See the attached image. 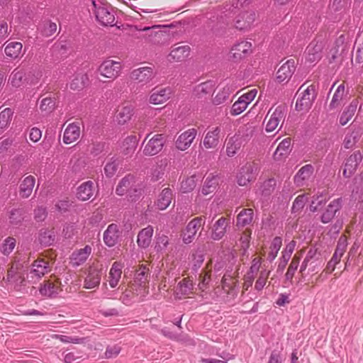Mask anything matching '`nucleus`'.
I'll list each match as a JSON object with an SVG mask.
<instances>
[{"mask_svg":"<svg viewBox=\"0 0 363 363\" xmlns=\"http://www.w3.org/2000/svg\"><path fill=\"white\" fill-rule=\"evenodd\" d=\"M305 258L310 261V264H314L313 268L321 265L323 263L322 260H320V252H318V250L313 247H311L308 251Z\"/></svg>","mask_w":363,"mask_h":363,"instance_id":"obj_49","label":"nucleus"},{"mask_svg":"<svg viewBox=\"0 0 363 363\" xmlns=\"http://www.w3.org/2000/svg\"><path fill=\"white\" fill-rule=\"evenodd\" d=\"M35 179L33 176L29 175L23 179L19 186V195L21 198H28L35 186Z\"/></svg>","mask_w":363,"mask_h":363,"instance_id":"obj_24","label":"nucleus"},{"mask_svg":"<svg viewBox=\"0 0 363 363\" xmlns=\"http://www.w3.org/2000/svg\"><path fill=\"white\" fill-rule=\"evenodd\" d=\"M361 133L359 130H354L347 133L344 139V147L346 149L352 148L359 140Z\"/></svg>","mask_w":363,"mask_h":363,"instance_id":"obj_47","label":"nucleus"},{"mask_svg":"<svg viewBox=\"0 0 363 363\" xmlns=\"http://www.w3.org/2000/svg\"><path fill=\"white\" fill-rule=\"evenodd\" d=\"M169 244L167 235H159L156 240L155 249L157 252L164 250Z\"/></svg>","mask_w":363,"mask_h":363,"instance_id":"obj_63","label":"nucleus"},{"mask_svg":"<svg viewBox=\"0 0 363 363\" xmlns=\"http://www.w3.org/2000/svg\"><path fill=\"white\" fill-rule=\"evenodd\" d=\"M255 179L254 167L250 165L242 167L237 175V182L240 186H245Z\"/></svg>","mask_w":363,"mask_h":363,"instance_id":"obj_21","label":"nucleus"},{"mask_svg":"<svg viewBox=\"0 0 363 363\" xmlns=\"http://www.w3.org/2000/svg\"><path fill=\"white\" fill-rule=\"evenodd\" d=\"M172 199V191L169 188L164 189L156 201L157 208L161 211L165 210L170 205Z\"/></svg>","mask_w":363,"mask_h":363,"instance_id":"obj_29","label":"nucleus"},{"mask_svg":"<svg viewBox=\"0 0 363 363\" xmlns=\"http://www.w3.org/2000/svg\"><path fill=\"white\" fill-rule=\"evenodd\" d=\"M253 218V211L251 208L242 209L237 216V226L244 227L249 225Z\"/></svg>","mask_w":363,"mask_h":363,"instance_id":"obj_39","label":"nucleus"},{"mask_svg":"<svg viewBox=\"0 0 363 363\" xmlns=\"http://www.w3.org/2000/svg\"><path fill=\"white\" fill-rule=\"evenodd\" d=\"M121 64L111 60L104 61L99 67L98 71L100 74L109 79H115L118 76L121 71Z\"/></svg>","mask_w":363,"mask_h":363,"instance_id":"obj_5","label":"nucleus"},{"mask_svg":"<svg viewBox=\"0 0 363 363\" xmlns=\"http://www.w3.org/2000/svg\"><path fill=\"white\" fill-rule=\"evenodd\" d=\"M255 20L254 12L240 13L235 18V26L237 29L245 30L249 29Z\"/></svg>","mask_w":363,"mask_h":363,"instance_id":"obj_16","label":"nucleus"},{"mask_svg":"<svg viewBox=\"0 0 363 363\" xmlns=\"http://www.w3.org/2000/svg\"><path fill=\"white\" fill-rule=\"evenodd\" d=\"M22 48L20 42H11L6 46L4 52L8 57L16 59L20 55Z\"/></svg>","mask_w":363,"mask_h":363,"instance_id":"obj_42","label":"nucleus"},{"mask_svg":"<svg viewBox=\"0 0 363 363\" xmlns=\"http://www.w3.org/2000/svg\"><path fill=\"white\" fill-rule=\"evenodd\" d=\"M225 220L224 217L220 218L213 225L211 238L214 240H220L225 233Z\"/></svg>","mask_w":363,"mask_h":363,"instance_id":"obj_36","label":"nucleus"},{"mask_svg":"<svg viewBox=\"0 0 363 363\" xmlns=\"http://www.w3.org/2000/svg\"><path fill=\"white\" fill-rule=\"evenodd\" d=\"M57 30V25L55 23L50 21L44 23L43 28L41 30V34L44 37H50Z\"/></svg>","mask_w":363,"mask_h":363,"instance_id":"obj_60","label":"nucleus"},{"mask_svg":"<svg viewBox=\"0 0 363 363\" xmlns=\"http://www.w3.org/2000/svg\"><path fill=\"white\" fill-rule=\"evenodd\" d=\"M323 49L322 42L312 41L306 48V60L311 63L318 62L322 57Z\"/></svg>","mask_w":363,"mask_h":363,"instance_id":"obj_14","label":"nucleus"},{"mask_svg":"<svg viewBox=\"0 0 363 363\" xmlns=\"http://www.w3.org/2000/svg\"><path fill=\"white\" fill-rule=\"evenodd\" d=\"M164 138L162 134L155 135L145 145L143 154L147 156H153L158 154L163 148Z\"/></svg>","mask_w":363,"mask_h":363,"instance_id":"obj_6","label":"nucleus"},{"mask_svg":"<svg viewBox=\"0 0 363 363\" xmlns=\"http://www.w3.org/2000/svg\"><path fill=\"white\" fill-rule=\"evenodd\" d=\"M94 8V14L98 22L104 26H116L115 23V12L111 6L99 3L96 4L92 0Z\"/></svg>","mask_w":363,"mask_h":363,"instance_id":"obj_1","label":"nucleus"},{"mask_svg":"<svg viewBox=\"0 0 363 363\" xmlns=\"http://www.w3.org/2000/svg\"><path fill=\"white\" fill-rule=\"evenodd\" d=\"M119 231L116 224H110L104 233V243L109 247L116 245L118 240Z\"/></svg>","mask_w":363,"mask_h":363,"instance_id":"obj_19","label":"nucleus"},{"mask_svg":"<svg viewBox=\"0 0 363 363\" xmlns=\"http://www.w3.org/2000/svg\"><path fill=\"white\" fill-rule=\"evenodd\" d=\"M346 6V0H331L329 9L332 12H340L341 14L345 10Z\"/></svg>","mask_w":363,"mask_h":363,"instance_id":"obj_58","label":"nucleus"},{"mask_svg":"<svg viewBox=\"0 0 363 363\" xmlns=\"http://www.w3.org/2000/svg\"><path fill=\"white\" fill-rule=\"evenodd\" d=\"M296 71L295 61L292 59L284 63L277 72L276 79L279 83H287Z\"/></svg>","mask_w":363,"mask_h":363,"instance_id":"obj_8","label":"nucleus"},{"mask_svg":"<svg viewBox=\"0 0 363 363\" xmlns=\"http://www.w3.org/2000/svg\"><path fill=\"white\" fill-rule=\"evenodd\" d=\"M205 220L201 218L197 217L191 220L186 227L184 232L183 233V241L186 244H189L192 242L194 236L198 230V228L203 225Z\"/></svg>","mask_w":363,"mask_h":363,"instance_id":"obj_11","label":"nucleus"},{"mask_svg":"<svg viewBox=\"0 0 363 363\" xmlns=\"http://www.w3.org/2000/svg\"><path fill=\"white\" fill-rule=\"evenodd\" d=\"M220 130V128L217 126L206 133L203 139V145L206 148H214L218 145Z\"/></svg>","mask_w":363,"mask_h":363,"instance_id":"obj_22","label":"nucleus"},{"mask_svg":"<svg viewBox=\"0 0 363 363\" xmlns=\"http://www.w3.org/2000/svg\"><path fill=\"white\" fill-rule=\"evenodd\" d=\"M154 76L153 69L150 67H140L133 70L130 73L131 79L141 85L150 82Z\"/></svg>","mask_w":363,"mask_h":363,"instance_id":"obj_7","label":"nucleus"},{"mask_svg":"<svg viewBox=\"0 0 363 363\" xmlns=\"http://www.w3.org/2000/svg\"><path fill=\"white\" fill-rule=\"evenodd\" d=\"M214 87L213 82L206 81L197 85L194 89L195 94L201 98L204 95L211 94Z\"/></svg>","mask_w":363,"mask_h":363,"instance_id":"obj_43","label":"nucleus"},{"mask_svg":"<svg viewBox=\"0 0 363 363\" xmlns=\"http://www.w3.org/2000/svg\"><path fill=\"white\" fill-rule=\"evenodd\" d=\"M282 245V239L281 237H275L271 244V252L269 253L268 259L272 261L277 256L278 252Z\"/></svg>","mask_w":363,"mask_h":363,"instance_id":"obj_52","label":"nucleus"},{"mask_svg":"<svg viewBox=\"0 0 363 363\" xmlns=\"http://www.w3.org/2000/svg\"><path fill=\"white\" fill-rule=\"evenodd\" d=\"M55 108V100L51 97H46L42 99L40 108L42 111L46 113H51Z\"/></svg>","mask_w":363,"mask_h":363,"instance_id":"obj_54","label":"nucleus"},{"mask_svg":"<svg viewBox=\"0 0 363 363\" xmlns=\"http://www.w3.org/2000/svg\"><path fill=\"white\" fill-rule=\"evenodd\" d=\"M314 173V167L308 164L303 166L295 174L294 181L297 186H303L311 180Z\"/></svg>","mask_w":363,"mask_h":363,"instance_id":"obj_10","label":"nucleus"},{"mask_svg":"<svg viewBox=\"0 0 363 363\" xmlns=\"http://www.w3.org/2000/svg\"><path fill=\"white\" fill-rule=\"evenodd\" d=\"M138 138L135 135L128 136L123 142L122 152L124 155H132L138 146Z\"/></svg>","mask_w":363,"mask_h":363,"instance_id":"obj_34","label":"nucleus"},{"mask_svg":"<svg viewBox=\"0 0 363 363\" xmlns=\"http://www.w3.org/2000/svg\"><path fill=\"white\" fill-rule=\"evenodd\" d=\"M198 179L195 174L187 177L185 180H183L181 184V189L183 192H190L196 186Z\"/></svg>","mask_w":363,"mask_h":363,"instance_id":"obj_51","label":"nucleus"},{"mask_svg":"<svg viewBox=\"0 0 363 363\" xmlns=\"http://www.w3.org/2000/svg\"><path fill=\"white\" fill-rule=\"evenodd\" d=\"M363 160V153L360 150H356L346 158L343 164V176L345 178L351 177L357 171L359 165Z\"/></svg>","mask_w":363,"mask_h":363,"instance_id":"obj_3","label":"nucleus"},{"mask_svg":"<svg viewBox=\"0 0 363 363\" xmlns=\"http://www.w3.org/2000/svg\"><path fill=\"white\" fill-rule=\"evenodd\" d=\"M357 107V102L355 100H353L347 106L344 108L339 119V122L342 125H346L350 121V120L354 115Z\"/></svg>","mask_w":363,"mask_h":363,"instance_id":"obj_35","label":"nucleus"},{"mask_svg":"<svg viewBox=\"0 0 363 363\" xmlns=\"http://www.w3.org/2000/svg\"><path fill=\"white\" fill-rule=\"evenodd\" d=\"M133 115V108L131 106H126L118 111L116 119L119 124L123 125L130 120Z\"/></svg>","mask_w":363,"mask_h":363,"instance_id":"obj_44","label":"nucleus"},{"mask_svg":"<svg viewBox=\"0 0 363 363\" xmlns=\"http://www.w3.org/2000/svg\"><path fill=\"white\" fill-rule=\"evenodd\" d=\"M55 234L49 230L40 231L39 240L41 244L49 246L55 240Z\"/></svg>","mask_w":363,"mask_h":363,"instance_id":"obj_56","label":"nucleus"},{"mask_svg":"<svg viewBox=\"0 0 363 363\" xmlns=\"http://www.w3.org/2000/svg\"><path fill=\"white\" fill-rule=\"evenodd\" d=\"M193 288V282L187 279H184L178 284L177 294H180L181 296L189 295L191 293Z\"/></svg>","mask_w":363,"mask_h":363,"instance_id":"obj_48","label":"nucleus"},{"mask_svg":"<svg viewBox=\"0 0 363 363\" xmlns=\"http://www.w3.org/2000/svg\"><path fill=\"white\" fill-rule=\"evenodd\" d=\"M347 245L348 242L346 236L341 235L338 239L335 252L333 253L330 260L327 264V269L330 272H333L335 269L336 264L340 262L341 257L343 256Z\"/></svg>","mask_w":363,"mask_h":363,"instance_id":"obj_4","label":"nucleus"},{"mask_svg":"<svg viewBox=\"0 0 363 363\" xmlns=\"http://www.w3.org/2000/svg\"><path fill=\"white\" fill-rule=\"evenodd\" d=\"M23 208H13L9 212V223L13 225H20L24 220Z\"/></svg>","mask_w":363,"mask_h":363,"instance_id":"obj_45","label":"nucleus"},{"mask_svg":"<svg viewBox=\"0 0 363 363\" xmlns=\"http://www.w3.org/2000/svg\"><path fill=\"white\" fill-rule=\"evenodd\" d=\"M60 291V287L50 281H43L39 287L40 295L50 298H57Z\"/></svg>","mask_w":363,"mask_h":363,"instance_id":"obj_20","label":"nucleus"},{"mask_svg":"<svg viewBox=\"0 0 363 363\" xmlns=\"http://www.w3.org/2000/svg\"><path fill=\"white\" fill-rule=\"evenodd\" d=\"M48 263L43 260H35L32 264V268L29 274L31 277H35L38 279L41 278L48 272Z\"/></svg>","mask_w":363,"mask_h":363,"instance_id":"obj_32","label":"nucleus"},{"mask_svg":"<svg viewBox=\"0 0 363 363\" xmlns=\"http://www.w3.org/2000/svg\"><path fill=\"white\" fill-rule=\"evenodd\" d=\"M136 180L135 177L128 174L125 176L118 183L116 189L117 195L123 196L128 194L132 200H135L137 196L140 194V189H137Z\"/></svg>","mask_w":363,"mask_h":363,"instance_id":"obj_2","label":"nucleus"},{"mask_svg":"<svg viewBox=\"0 0 363 363\" xmlns=\"http://www.w3.org/2000/svg\"><path fill=\"white\" fill-rule=\"evenodd\" d=\"M251 43L246 40L235 43L231 49L232 57L236 61L242 59L251 51Z\"/></svg>","mask_w":363,"mask_h":363,"instance_id":"obj_17","label":"nucleus"},{"mask_svg":"<svg viewBox=\"0 0 363 363\" xmlns=\"http://www.w3.org/2000/svg\"><path fill=\"white\" fill-rule=\"evenodd\" d=\"M89 84V77L86 74H77L70 82V89L72 90H82Z\"/></svg>","mask_w":363,"mask_h":363,"instance_id":"obj_40","label":"nucleus"},{"mask_svg":"<svg viewBox=\"0 0 363 363\" xmlns=\"http://www.w3.org/2000/svg\"><path fill=\"white\" fill-rule=\"evenodd\" d=\"M123 264L115 262L109 271V285L111 288H115L121 277Z\"/></svg>","mask_w":363,"mask_h":363,"instance_id":"obj_30","label":"nucleus"},{"mask_svg":"<svg viewBox=\"0 0 363 363\" xmlns=\"http://www.w3.org/2000/svg\"><path fill=\"white\" fill-rule=\"evenodd\" d=\"M291 140L290 138L284 139L277 146L273 155L274 160H281L286 158L291 152Z\"/></svg>","mask_w":363,"mask_h":363,"instance_id":"obj_25","label":"nucleus"},{"mask_svg":"<svg viewBox=\"0 0 363 363\" xmlns=\"http://www.w3.org/2000/svg\"><path fill=\"white\" fill-rule=\"evenodd\" d=\"M121 351V347L118 345L108 346L104 353L105 357L111 359L116 357Z\"/></svg>","mask_w":363,"mask_h":363,"instance_id":"obj_64","label":"nucleus"},{"mask_svg":"<svg viewBox=\"0 0 363 363\" xmlns=\"http://www.w3.org/2000/svg\"><path fill=\"white\" fill-rule=\"evenodd\" d=\"M197 133L195 128H190L182 133L176 141V146L180 150L188 149L191 145Z\"/></svg>","mask_w":363,"mask_h":363,"instance_id":"obj_15","label":"nucleus"},{"mask_svg":"<svg viewBox=\"0 0 363 363\" xmlns=\"http://www.w3.org/2000/svg\"><path fill=\"white\" fill-rule=\"evenodd\" d=\"M118 162L117 160H112L106 163L104 167V172L106 177H112L118 169Z\"/></svg>","mask_w":363,"mask_h":363,"instance_id":"obj_62","label":"nucleus"},{"mask_svg":"<svg viewBox=\"0 0 363 363\" xmlns=\"http://www.w3.org/2000/svg\"><path fill=\"white\" fill-rule=\"evenodd\" d=\"M148 279L149 269L145 265H141L135 274L134 282L139 286H143L148 282Z\"/></svg>","mask_w":363,"mask_h":363,"instance_id":"obj_38","label":"nucleus"},{"mask_svg":"<svg viewBox=\"0 0 363 363\" xmlns=\"http://www.w3.org/2000/svg\"><path fill=\"white\" fill-rule=\"evenodd\" d=\"M247 107V105L246 103L239 97L238 99L233 104L230 113L232 116H238L242 113Z\"/></svg>","mask_w":363,"mask_h":363,"instance_id":"obj_57","label":"nucleus"},{"mask_svg":"<svg viewBox=\"0 0 363 363\" xmlns=\"http://www.w3.org/2000/svg\"><path fill=\"white\" fill-rule=\"evenodd\" d=\"M298 259L293 258L285 274V279L286 281H289L291 284L292 283L293 277L294 276L296 271L298 269Z\"/></svg>","mask_w":363,"mask_h":363,"instance_id":"obj_55","label":"nucleus"},{"mask_svg":"<svg viewBox=\"0 0 363 363\" xmlns=\"http://www.w3.org/2000/svg\"><path fill=\"white\" fill-rule=\"evenodd\" d=\"M342 205V198H338L332 201L322 213L320 216V221L325 224L332 221L335 216L336 213L341 209Z\"/></svg>","mask_w":363,"mask_h":363,"instance_id":"obj_12","label":"nucleus"},{"mask_svg":"<svg viewBox=\"0 0 363 363\" xmlns=\"http://www.w3.org/2000/svg\"><path fill=\"white\" fill-rule=\"evenodd\" d=\"M25 73L22 70L15 69L10 75L9 80L14 87H19L23 82Z\"/></svg>","mask_w":363,"mask_h":363,"instance_id":"obj_53","label":"nucleus"},{"mask_svg":"<svg viewBox=\"0 0 363 363\" xmlns=\"http://www.w3.org/2000/svg\"><path fill=\"white\" fill-rule=\"evenodd\" d=\"M94 183L91 181H87L82 183L78 188L77 191V197L78 199L85 201L91 199L93 196Z\"/></svg>","mask_w":363,"mask_h":363,"instance_id":"obj_27","label":"nucleus"},{"mask_svg":"<svg viewBox=\"0 0 363 363\" xmlns=\"http://www.w3.org/2000/svg\"><path fill=\"white\" fill-rule=\"evenodd\" d=\"M170 90L167 89H161L152 93L150 96V102L153 104H160L169 98Z\"/></svg>","mask_w":363,"mask_h":363,"instance_id":"obj_37","label":"nucleus"},{"mask_svg":"<svg viewBox=\"0 0 363 363\" xmlns=\"http://www.w3.org/2000/svg\"><path fill=\"white\" fill-rule=\"evenodd\" d=\"M153 227L151 225H148L139 231L137 243L140 247L145 249L149 247L153 235Z\"/></svg>","mask_w":363,"mask_h":363,"instance_id":"obj_23","label":"nucleus"},{"mask_svg":"<svg viewBox=\"0 0 363 363\" xmlns=\"http://www.w3.org/2000/svg\"><path fill=\"white\" fill-rule=\"evenodd\" d=\"M218 184V177L215 175H209L204 182L201 189V193L203 195H208L212 193L216 188Z\"/></svg>","mask_w":363,"mask_h":363,"instance_id":"obj_41","label":"nucleus"},{"mask_svg":"<svg viewBox=\"0 0 363 363\" xmlns=\"http://www.w3.org/2000/svg\"><path fill=\"white\" fill-rule=\"evenodd\" d=\"M311 91L314 94L315 89L313 86H308L301 94L296 102L295 108L296 111H308L311 107L315 99L314 95L311 96Z\"/></svg>","mask_w":363,"mask_h":363,"instance_id":"obj_9","label":"nucleus"},{"mask_svg":"<svg viewBox=\"0 0 363 363\" xmlns=\"http://www.w3.org/2000/svg\"><path fill=\"white\" fill-rule=\"evenodd\" d=\"M91 253V247L86 245L84 248L74 251L71 255V263L74 267L84 264Z\"/></svg>","mask_w":363,"mask_h":363,"instance_id":"obj_18","label":"nucleus"},{"mask_svg":"<svg viewBox=\"0 0 363 363\" xmlns=\"http://www.w3.org/2000/svg\"><path fill=\"white\" fill-rule=\"evenodd\" d=\"M240 148V143L230 138L227 143L226 154L228 157H233Z\"/></svg>","mask_w":363,"mask_h":363,"instance_id":"obj_59","label":"nucleus"},{"mask_svg":"<svg viewBox=\"0 0 363 363\" xmlns=\"http://www.w3.org/2000/svg\"><path fill=\"white\" fill-rule=\"evenodd\" d=\"M80 135V128L75 123H70L66 128L64 135L63 142L65 144H70L76 141Z\"/></svg>","mask_w":363,"mask_h":363,"instance_id":"obj_26","label":"nucleus"},{"mask_svg":"<svg viewBox=\"0 0 363 363\" xmlns=\"http://www.w3.org/2000/svg\"><path fill=\"white\" fill-rule=\"evenodd\" d=\"M16 246V240L13 238L9 237L2 245L1 252L4 255H9Z\"/></svg>","mask_w":363,"mask_h":363,"instance_id":"obj_61","label":"nucleus"},{"mask_svg":"<svg viewBox=\"0 0 363 363\" xmlns=\"http://www.w3.org/2000/svg\"><path fill=\"white\" fill-rule=\"evenodd\" d=\"M190 55V47L189 45H179L174 48L169 54V57L178 62L184 60Z\"/></svg>","mask_w":363,"mask_h":363,"instance_id":"obj_33","label":"nucleus"},{"mask_svg":"<svg viewBox=\"0 0 363 363\" xmlns=\"http://www.w3.org/2000/svg\"><path fill=\"white\" fill-rule=\"evenodd\" d=\"M101 272L96 269H91L84 281V288L94 289L98 286L101 281Z\"/></svg>","mask_w":363,"mask_h":363,"instance_id":"obj_28","label":"nucleus"},{"mask_svg":"<svg viewBox=\"0 0 363 363\" xmlns=\"http://www.w3.org/2000/svg\"><path fill=\"white\" fill-rule=\"evenodd\" d=\"M285 114V108L281 106H277L267 121L265 130L267 133L274 131L278 126L280 121L284 118Z\"/></svg>","mask_w":363,"mask_h":363,"instance_id":"obj_13","label":"nucleus"},{"mask_svg":"<svg viewBox=\"0 0 363 363\" xmlns=\"http://www.w3.org/2000/svg\"><path fill=\"white\" fill-rule=\"evenodd\" d=\"M345 95V87L343 84H341L337 86L333 96L332 100L329 104V109L333 110L339 108L343 103Z\"/></svg>","mask_w":363,"mask_h":363,"instance_id":"obj_31","label":"nucleus"},{"mask_svg":"<svg viewBox=\"0 0 363 363\" xmlns=\"http://www.w3.org/2000/svg\"><path fill=\"white\" fill-rule=\"evenodd\" d=\"M230 93V87L228 86H224L214 97L213 104L215 105H220L227 102L229 99Z\"/></svg>","mask_w":363,"mask_h":363,"instance_id":"obj_50","label":"nucleus"},{"mask_svg":"<svg viewBox=\"0 0 363 363\" xmlns=\"http://www.w3.org/2000/svg\"><path fill=\"white\" fill-rule=\"evenodd\" d=\"M13 116V111L10 108H6L0 112V129L5 130L10 125Z\"/></svg>","mask_w":363,"mask_h":363,"instance_id":"obj_46","label":"nucleus"}]
</instances>
